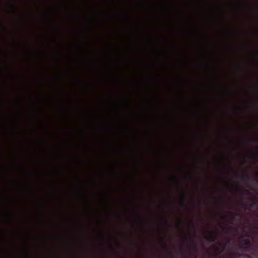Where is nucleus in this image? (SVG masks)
<instances>
[{"instance_id": "f257e3e1", "label": "nucleus", "mask_w": 258, "mask_h": 258, "mask_svg": "<svg viewBox=\"0 0 258 258\" xmlns=\"http://www.w3.org/2000/svg\"><path fill=\"white\" fill-rule=\"evenodd\" d=\"M252 243L250 239H247L246 240H244L243 239L239 242V246L240 248L244 249V251H248L251 247Z\"/></svg>"}, {"instance_id": "f03ea898", "label": "nucleus", "mask_w": 258, "mask_h": 258, "mask_svg": "<svg viewBox=\"0 0 258 258\" xmlns=\"http://www.w3.org/2000/svg\"><path fill=\"white\" fill-rule=\"evenodd\" d=\"M206 239L210 242H214L217 239V237L213 234L210 235L209 236L206 237Z\"/></svg>"}, {"instance_id": "7ed1b4c3", "label": "nucleus", "mask_w": 258, "mask_h": 258, "mask_svg": "<svg viewBox=\"0 0 258 258\" xmlns=\"http://www.w3.org/2000/svg\"><path fill=\"white\" fill-rule=\"evenodd\" d=\"M233 255L235 257H242V258H252L250 256L246 254H240L238 253H235Z\"/></svg>"}, {"instance_id": "20e7f679", "label": "nucleus", "mask_w": 258, "mask_h": 258, "mask_svg": "<svg viewBox=\"0 0 258 258\" xmlns=\"http://www.w3.org/2000/svg\"><path fill=\"white\" fill-rule=\"evenodd\" d=\"M241 179L243 180H250L251 179V176L248 175H242L241 176Z\"/></svg>"}, {"instance_id": "39448f33", "label": "nucleus", "mask_w": 258, "mask_h": 258, "mask_svg": "<svg viewBox=\"0 0 258 258\" xmlns=\"http://www.w3.org/2000/svg\"><path fill=\"white\" fill-rule=\"evenodd\" d=\"M237 217H240V216L238 214H234L232 215V219L233 220H235L236 219Z\"/></svg>"}, {"instance_id": "423d86ee", "label": "nucleus", "mask_w": 258, "mask_h": 258, "mask_svg": "<svg viewBox=\"0 0 258 258\" xmlns=\"http://www.w3.org/2000/svg\"><path fill=\"white\" fill-rule=\"evenodd\" d=\"M9 6L10 7V8L12 9V11H13V12L15 13V7L13 5H10Z\"/></svg>"}, {"instance_id": "0eeeda50", "label": "nucleus", "mask_w": 258, "mask_h": 258, "mask_svg": "<svg viewBox=\"0 0 258 258\" xmlns=\"http://www.w3.org/2000/svg\"><path fill=\"white\" fill-rule=\"evenodd\" d=\"M186 200V199L185 196L183 195V198H182V204H185Z\"/></svg>"}, {"instance_id": "6e6552de", "label": "nucleus", "mask_w": 258, "mask_h": 258, "mask_svg": "<svg viewBox=\"0 0 258 258\" xmlns=\"http://www.w3.org/2000/svg\"><path fill=\"white\" fill-rule=\"evenodd\" d=\"M164 249L166 252H167L168 251V248L167 245L166 243L164 244Z\"/></svg>"}, {"instance_id": "1a4fd4ad", "label": "nucleus", "mask_w": 258, "mask_h": 258, "mask_svg": "<svg viewBox=\"0 0 258 258\" xmlns=\"http://www.w3.org/2000/svg\"><path fill=\"white\" fill-rule=\"evenodd\" d=\"M182 226V224L181 222H179L177 224V226L179 228H180Z\"/></svg>"}, {"instance_id": "9d476101", "label": "nucleus", "mask_w": 258, "mask_h": 258, "mask_svg": "<svg viewBox=\"0 0 258 258\" xmlns=\"http://www.w3.org/2000/svg\"><path fill=\"white\" fill-rule=\"evenodd\" d=\"M257 202L256 201V202L254 204H250V207L253 208L254 204H257Z\"/></svg>"}, {"instance_id": "9b49d317", "label": "nucleus", "mask_w": 258, "mask_h": 258, "mask_svg": "<svg viewBox=\"0 0 258 258\" xmlns=\"http://www.w3.org/2000/svg\"><path fill=\"white\" fill-rule=\"evenodd\" d=\"M222 218H223V219H226L227 218V216H223V217H222Z\"/></svg>"}, {"instance_id": "f8f14e48", "label": "nucleus", "mask_w": 258, "mask_h": 258, "mask_svg": "<svg viewBox=\"0 0 258 258\" xmlns=\"http://www.w3.org/2000/svg\"><path fill=\"white\" fill-rule=\"evenodd\" d=\"M225 246L224 245L223 247V250H224L225 249Z\"/></svg>"}, {"instance_id": "ddd939ff", "label": "nucleus", "mask_w": 258, "mask_h": 258, "mask_svg": "<svg viewBox=\"0 0 258 258\" xmlns=\"http://www.w3.org/2000/svg\"><path fill=\"white\" fill-rule=\"evenodd\" d=\"M193 246H194V247L195 248H196V244H194Z\"/></svg>"}, {"instance_id": "4468645a", "label": "nucleus", "mask_w": 258, "mask_h": 258, "mask_svg": "<svg viewBox=\"0 0 258 258\" xmlns=\"http://www.w3.org/2000/svg\"><path fill=\"white\" fill-rule=\"evenodd\" d=\"M102 238H103V234H101Z\"/></svg>"}, {"instance_id": "2eb2a0df", "label": "nucleus", "mask_w": 258, "mask_h": 258, "mask_svg": "<svg viewBox=\"0 0 258 258\" xmlns=\"http://www.w3.org/2000/svg\"><path fill=\"white\" fill-rule=\"evenodd\" d=\"M191 225H192V226L193 227L194 226V224H193V223H191Z\"/></svg>"}]
</instances>
